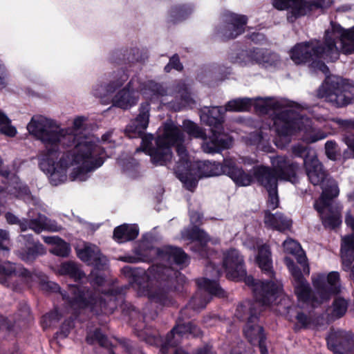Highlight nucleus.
I'll use <instances>...</instances> for the list:
<instances>
[{"instance_id":"obj_22","label":"nucleus","mask_w":354,"mask_h":354,"mask_svg":"<svg viewBox=\"0 0 354 354\" xmlns=\"http://www.w3.org/2000/svg\"><path fill=\"white\" fill-rule=\"evenodd\" d=\"M227 25L222 28L221 34L225 39L236 37L244 31L247 18L243 15L228 13L226 16Z\"/></svg>"},{"instance_id":"obj_7","label":"nucleus","mask_w":354,"mask_h":354,"mask_svg":"<svg viewBox=\"0 0 354 354\" xmlns=\"http://www.w3.org/2000/svg\"><path fill=\"white\" fill-rule=\"evenodd\" d=\"M223 263L228 279H243L252 288L255 298L264 303L270 302L281 292L282 284L279 281L264 282L256 281L252 276H247L243 257L235 249H230L224 253Z\"/></svg>"},{"instance_id":"obj_58","label":"nucleus","mask_w":354,"mask_h":354,"mask_svg":"<svg viewBox=\"0 0 354 354\" xmlns=\"http://www.w3.org/2000/svg\"><path fill=\"white\" fill-rule=\"evenodd\" d=\"M12 328V326L10 324L8 319L0 315V329L10 330Z\"/></svg>"},{"instance_id":"obj_44","label":"nucleus","mask_w":354,"mask_h":354,"mask_svg":"<svg viewBox=\"0 0 354 354\" xmlns=\"http://www.w3.org/2000/svg\"><path fill=\"white\" fill-rule=\"evenodd\" d=\"M0 132L6 136L14 137L17 131L16 128L11 124V120L8 118V122L0 124Z\"/></svg>"},{"instance_id":"obj_59","label":"nucleus","mask_w":354,"mask_h":354,"mask_svg":"<svg viewBox=\"0 0 354 354\" xmlns=\"http://www.w3.org/2000/svg\"><path fill=\"white\" fill-rule=\"evenodd\" d=\"M201 218L202 216L198 212H194L190 214L191 222L195 225L201 223Z\"/></svg>"},{"instance_id":"obj_49","label":"nucleus","mask_w":354,"mask_h":354,"mask_svg":"<svg viewBox=\"0 0 354 354\" xmlns=\"http://www.w3.org/2000/svg\"><path fill=\"white\" fill-rule=\"evenodd\" d=\"M206 272L209 274V276L214 278L219 277L221 276L220 271L216 269L214 265L212 263L207 266Z\"/></svg>"},{"instance_id":"obj_3","label":"nucleus","mask_w":354,"mask_h":354,"mask_svg":"<svg viewBox=\"0 0 354 354\" xmlns=\"http://www.w3.org/2000/svg\"><path fill=\"white\" fill-rule=\"evenodd\" d=\"M184 142V134L180 129L172 122H167L164 126L162 134L157 140L156 148H150L149 153L153 164L165 165L171 160V147L176 145L179 160L175 171L186 188L192 190L198 178L217 176L220 174V168L218 165L209 161L192 165Z\"/></svg>"},{"instance_id":"obj_32","label":"nucleus","mask_w":354,"mask_h":354,"mask_svg":"<svg viewBox=\"0 0 354 354\" xmlns=\"http://www.w3.org/2000/svg\"><path fill=\"white\" fill-rule=\"evenodd\" d=\"M256 260L262 271L268 273L270 277L273 276L271 253L267 245H263L259 248Z\"/></svg>"},{"instance_id":"obj_27","label":"nucleus","mask_w":354,"mask_h":354,"mask_svg":"<svg viewBox=\"0 0 354 354\" xmlns=\"http://www.w3.org/2000/svg\"><path fill=\"white\" fill-rule=\"evenodd\" d=\"M30 228L37 234L42 231L58 232L62 229V226L55 221L48 219L46 216L40 214L37 218H31Z\"/></svg>"},{"instance_id":"obj_23","label":"nucleus","mask_w":354,"mask_h":354,"mask_svg":"<svg viewBox=\"0 0 354 354\" xmlns=\"http://www.w3.org/2000/svg\"><path fill=\"white\" fill-rule=\"evenodd\" d=\"M223 171L239 186H248L252 182V176L236 167L231 160L224 161Z\"/></svg>"},{"instance_id":"obj_46","label":"nucleus","mask_w":354,"mask_h":354,"mask_svg":"<svg viewBox=\"0 0 354 354\" xmlns=\"http://www.w3.org/2000/svg\"><path fill=\"white\" fill-rule=\"evenodd\" d=\"M171 68L177 71H180L183 68L178 56L174 55L170 59L169 63L165 67V70L166 72H169Z\"/></svg>"},{"instance_id":"obj_31","label":"nucleus","mask_w":354,"mask_h":354,"mask_svg":"<svg viewBox=\"0 0 354 354\" xmlns=\"http://www.w3.org/2000/svg\"><path fill=\"white\" fill-rule=\"evenodd\" d=\"M316 209L321 214L323 224L325 227L335 228L342 223L341 216L339 212H326L328 210V206L315 203Z\"/></svg>"},{"instance_id":"obj_34","label":"nucleus","mask_w":354,"mask_h":354,"mask_svg":"<svg viewBox=\"0 0 354 354\" xmlns=\"http://www.w3.org/2000/svg\"><path fill=\"white\" fill-rule=\"evenodd\" d=\"M339 194V188L337 183L333 179H327L326 185L322 187V194L320 198L316 201L319 205L328 206L330 201Z\"/></svg>"},{"instance_id":"obj_55","label":"nucleus","mask_w":354,"mask_h":354,"mask_svg":"<svg viewBox=\"0 0 354 354\" xmlns=\"http://www.w3.org/2000/svg\"><path fill=\"white\" fill-rule=\"evenodd\" d=\"M85 118L83 117H78L73 121V128L75 131L80 130L84 127Z\"/></svg>"},{"instance_id":"obj_38","label":"nucleus","mask_w":354,"mask_h":354,"mask_svg":"<svg viewBox=\"0 0 354 354\" xmlns=\"http://www.w3.org/2000/svg\"><path fill=\"white\" fill-rule=\"evenodd\" d=\"M46 253V250L43 245L37 243L27 250L19 252V257L26 262L32 261L36 257Z\"/></svg>"},{"instance_id":"obj_19","label":"nucleus","mask_w":354,"mask_h":354,"mask_svg":"<svg viewBox=\"0 0 354 354\" xmlns=\"http://www.w3.org/2000/svg\"><path fill=\"white\" fill-rule=\"evenodd\" d=\"M201 333L199 328L191 322L183 324H178L174 327L167 335V341L165 345L162 347L161 351L162 354L165 353V349L167 346H177L186 334H191L194 336H198Z\"/></svg>"},{"instance_id":"obj_29","label":"nucleus","mask_w":354,"mask_h":354,"mask_svg":"<svg viewBox=\"0 0 354 354\" xmlns=\"http://www.w3.org/2000/svg\"><path fill=\"white\" fill-rule=\"evenodd\" d=\"M184 234L187 239L196 240L197 243L195 250L201 254L202 257L207 256V243L209 241L207 234L196 226L193 227L190 232H186Z\"/></svg>"},{"instance_id":"obj_11","label":"nucleus","mask_w":354,"mask_h":354,"mask_svg":"<svg viewBox=\"0 0 354 354\" xmlns=\"http://www.w3.org/2000/svg\"><path fill=\"white\" fill-rule=\"evenodd\" d=\"M283 295V289L281 292L279 293L274 299L269 303H264L262 301L256 299V301L249 306L248 305H241L237 308V316H240L239 313L242 311L249 310V317H248L247 324L243 329V332L245 337L248 341L252 344H258L260 349L261 354H268V350L264 344V334L263 333V328L257 324L258 315L260 310L257 308L260 306H269L273 304L278 297Z\"/></svg>"},{"instance_id":"obj_15","label":"nucleus","mask_w":354,"mask_h":354,"mask_svg":"<svg viewBox=\"0 0 354 354\" xmlns=\"http://www.w3.org/2000/svg\"><path fill=\"white\" fill-rule=\"evenodd\" d=\"M197 284L200 290L192 297L189 304L191 308L195 310L205 308L206 304L209 301V299L203 298V292H201L202 290L219 297H226L225 292L219 286L215 280L203 278L197 280Z\"/></svg>"},{"instance_id":"obj_14","label":"nucleus","mask_w":354,"mask_h":354,"mask_svg":"<svg viewBox=\"0 0 354 354\" xmlns=\"http://www.w3.org/2000/svg\"><path fill=\"white\" fill-rule=\"evenodd\" d=\"M284 261L292 276L295 292L298 299L304 303L310 304L313 306L320 304L321 303L315 300V298L319 299L317 292L312 293L309 283L303 277L300 269L295 265L293 261L289 257H286Z\"/></svg>"},{"instance_id":"obj_20","label":"nucleus","mask_w":354,"mask_h":354,"mask_svg":"<svg viewBox=\"0 0 354 354\" xmlns=\"http://www.w3.org/2000/svg\"><path fill=\"white\" fill-rule=\"evenodd\" d=\"M304 165L308 179L313 185H319L326 178V173L314 153H308L304 158Z\"/></svg>"},{"instance_id":"obj_62","label":"nucleus","mask_w":354,"mask_h":354,"mask_svg":"<svg viewBox=\"0 0 354 354\" xmlns=\"http://www.w3.org/2000/svg\"><path fill=\"white\" fill-rule=\"evenodd\" d=\"M53 319H59V318L57 317V311L50 313L45 315L43 317L44 322L49 320V322H51V321L53 320ZM50 324L51 323H49V326L50 325ZM48 326V324H46V326Z\"/></svg>"},{"instance_id":"obj_53","label":"nucleus","mask_w":354,"mask_h":354,"mask_svg":"<svg viewBox=\"0 0 354 354\" xmlns=\"http://www.w3.org/2000/svg\"><path fill=\"white\" fill-rule=\"evenodd\" d=\"M297 319L303 326H306L310 323L309 317L302 313H299L297 314Z\"/></svg>"},{"instance_id":"obj_50","label":"nucleus","mask_w":354,"mask_h":354,"mask_svg":"<svg viewBox=\"0 0 354 354\" xmlns=\"http://www.w3.org/2000/svg\"><path fill=\"white\" fill-rule=\"evenodd\" d=\"M309 5H310V11L312 10L313 7H315L317 8H326L329 6V0H317L314 2V3L310 4V3L307 2Z\"/></svg>"},{"instance_id":"obj_6","label":"nucleus","mask_w":354,"mask_h":354,"mask_svg":"<svg viewBox=\"0 0 354 354\" xmlns=\"http://www.w3.org/2000/svg\"><path fill=\"white\" fill-rule=\"evenodd\" d=\"M225 112L222 106H212L201 111V121L211 128L212 136L209 140L205 131L189 120L183 122V130L190 136L204 141L202 149L205 153H216L221 149L228 148L232 141L223 134V114Z\"/></svg>"},{"instance_id":"obj_41","label":"nucleus","mask_w":354,"mask_h":354,"mask_svg":"<svg viewBox=\"0 0 354 354\" xmlns=\"http://www.w3.org/2000/svg\"><path fill=\"white\" fill-rule=\"evenodd\" d=\"M127 75H123L120 78V80H118L115 82H112L106 86V88H105L106 93H95V95L99 96L101 98L108 97L111 93H113L117 88L122 86V84L127 81Z\"/></svg>"},{"instance_id":"obj_60","label":"nucleus","mask_w":354,"mask_h":354,"mask_svg":"<svg viewBox=\"0 0 354 354\" xmlns=\"http://www.w3.org/2000/svg\"><path fill=\"white\" fill-rule=\"evenodd\" d=\"M345 222L348 226L351 227L354 232V215L351 212H348L345 218Z\"/></svg>"},{"instance_id":"obj_63","label":"nucleus","mask_w":354,"mask_h":354,"mask_svg":"<svg viewBox=\"0 0 354 354\" xmlns=\"http://www.w3.org/2000/svg\"><path fill=\"white\" fill-rule=\"evenodd\" d=\"M344 142L346 145L354 151V135H351L344 138Z\"/></svg>"},{"instance_id":"obj_51","label":"nucleus","mask_w":354,"mask_h":354,"mask_svg":"<svg viewBox=\"0 0 354 354\" xmlns=\"http://www.w3.org/2000/svg\"><path fill=\"white\" fill-rule=\"evenodd\" d=\"M145 342L149 344H151V345H153V344H158L159 343H160L161 340H160V337L158 336H156V335H147V337L145 338Z\"/></svg>"},{"instance_id":"obj_37","label":"nucleus","mask_w":354,"mask_h":354,"mask_svg":"<svg viewBox=\"0 0 354 354\" xmlns=\"http://www.w3.org/2000/svg\"><path fill=\"white\" fill-rule=\"evenodd\" d=\"M58 273L62 275H68L75 280L82 279L85 277V274L80 269L77 264L72 261L62 263L58 269Z\"/></svg>"},{"instance_id":"obj_64","label":"nucleus","mask_w":354,"mask_h":354,"mask_svg":"<svg viewBox=\"0 0 354 354\" xmlns=\"http://www.w3.org/2000/svg\"><path fill=\"white\" fill-rule=\"evenodd\" d=\"M30 221H21V222L19 221L18 223L19 224L21 230L26 231L28 229H30Z\"/></svg>"},{"instance_id":"obj_28","label":"nucleus","mask_w":354,"mask_h":354,"mask_svg":"<svg viewBox=\"0 0 354 354\" xmlns=\"http://www.w3.org/2000/svg\"><path fill=\"white\" fill-rule=\"evenodd\" d=\"M341 255L343 269L348 270L354 260V235L346 236L342 239Z\"/></svg>"},{"instance_id":"obj_16","label":"nucleus","mask_w":354,"mask_h":354,"mask_svg":"<svg viewBox=\"0 0 354 354\" xmlns=\"http://www.w3.org/2000/svg\"><path fill=\"white\" fill-rule=\"evenodd\" d=\"M327 344L333 354H354L352 336L345 331H331L327 337Z\"/></svg>"},{"instance_id":"obj_8","label":"nucleus","mask_w":354,"mask_h":354,"mask_svg":"<svg viewBox=\"0 0 354 354\" xmlns=\"http://www.w3.org/2000/svg\"><path fill=\"white\" fill-rule=\"evenodd\" d=\"M272 169L265 166L254 168V175L266 190L277 189L278 180L294 182L298 165L286 158L277 156L271 158Z\"/></svg>"},{"instance_id":"obj_39","label":"nucleus","mask_w":354,"mask_h":354,"mask_svg":"<svg viewBox=\"0 0 354 354\" xmlns=\"http://www.w3.org/2000/svg\"><path fill=\"white\" fill-rule=\"evenodd\" d=\"M252 104V100L250 98H240L231 100L225 107L226 111H245Z\"/></svg>"},{"instance_id":"obj_45","label":"nucleus","mask_w":354,"mask_h":354,"mask_svg":"<svg viewBox=\"0 0 354 354\" xmlns=\"http://www.w3.org/2000/svg\"><path fill=\"white\" fill-rule=\"evenodd\" d=\"M268 192V207L274 209L279 205L277 189L267 190Z\"/></svg>"},{"instance_id":"obj_57","label":"nucleus","mask_w":354,"mask_h":354,"mask_svg":"<svg viewBox=\"0 0 354 354\" xmlns=\"http://www.w3.org/2000/svg\"><path fill=\"white\" fill-rule=\"evenodd\" d=\"M91 277H93L94 283L97 284L98 286H102L104 281V279L102 276L98 275L96 273L95 270H92L91 272Z\"/></svg>"},{"instance_id":"obj_2","label":"nucleus","mask_w":354,"mask_h":354,"mask_svg":"<svg viewBox=\"0 0 354 354\" xmlns=\"http://www.w3.org/2000/svg\"><path fill=\"white\" fill-rule=\"evenodd\" d=\"M140 259L143 261H156L147 272L142 269H131L125 267L124 270L132 277V285L140 295L147 296L156 302L164 303L166 298L165 290H157L158 283L164 287H170V283L178 277V272L171 267L176 264L186 263L187 256L179 248L164 246L162 248H148L145 242L140 245Z\"/></svg>"},{"instance_id":"obj_18","label":"nucleus","mask_w":354,"mask_h":354,"mask_svg":"<svg viewBox=\"0 0 354 354\" xmlns=\"http://www.w3.org/2000/svg\"><path fill=\"white\" fill-rule=\"evenodd\" d=\"M77 254L82 261L93 266L95 269H103L107 263L106 258L102 254L100 249L91 243H85L82 248L77 249Z\"/></svg>"},{"instance_id":"obj_4","label":"nucleus","mask_w":354,"mask_h":354,"mask_svg":"<svg viewBox=\"0 0 354 354\" xmlns=\"http://www.w3.org/2000/svg\"><path fill=\"white\" fill-rule=\"evenodd\" d=\"M340 53H354V26L344 29L332 21L325 32L324 45L317 40L299 43L290 50V56L296 64L308 63L315 71L327 75L329 69L321 59L334 62Z\"/></svg>"},{"instance_id":"obj_56","label":"nucleus","mask_w":354,"mask_h":354,"mask_svg":"<svg viewBox=\"0 0 354 354\" xmlns=\"http://www.w3.org/2000/svg\"><path fill=\"white\" fill-rule=\"evenodd\" d=\"M306 147L298 145L292 148V152L295 156H302L306 151Z\"/></svg>"},{"instance_id":"obj_43","label":"nucleus","mask_w":354,"mask_h":354,"mask_svg":"<svg viewBox=\"0 0 354 354\" xmlns=\"http://www.w3.org/2000/svg\"><path fill=\"white\" fill-rule=\"evenodd\" d=\"M15 189L17 192V197L21 198L26 202L32 201L33 203H35V199L33 198L32 196H30L29 189L26 185L23 184L22 183H17Z\"/></svg>"},{"instance_id":"obj_54","label":"nucleus","mask_w":354,"mask_h":354,"mask_svg":"<svg viewBox=\"0 0 354 354\" xmlns=\"http://www.w3.org/2000/svg\"><path fill=\"white\" fill-rule=\"evenodd\" d=\"M21 314L19 315L20 318L19 319V322L20 320L25 321L29 319L30 316V308L25 306L22 308V309L20 310Z\"/></svg>"},{"instance_id":"obj_12","label":"nucleus","mask_w":354,"mask_h":354,"mask_svg":"<svg viewBox=\"0 0 354 354\" xmlns=\"http://www.w3.org/2000/svg\"><path fill=\"white\" fill-rule=\"evenodd\" d=\"M150 118V105L148 102L142 103L139 108V113L137 117L132 120L126 128V133L129 138H136L142 136V145L141 149L143 151L149 156V149L150 148H156L157 144L155 146L152 145L153 136L145 135L142 136L144 131L147 129L149 122ZM167 122H172V121H167L164 123L162 129H159V134L156 140V142L159 136H160L164 131V126Z\"/></svg>"},{"instance_id":"obj_24","label":"nucleus","mask_w":354,"mask_h":354,"mask_svg":"<svg viewBox=\"0 0 354 354\" xmlns=\"http://www.w3.org/2000/svg\"><path fill=\"white\" fill-rule=\"evenodd\" d=\"M16 277L28 278L30 277V273L21 266L10 262H6L0 265V283L7 284L10 279Z\"/></svg>"},{"instance_id":"obj_1","label":"nucleus","mask_w":354,"mask_h":354,"mask_svg":"<svg viewBox=\"0 0 354 354\" xmlns=\"http://www.w3.org/2000/svg\"><path fill=\"white\" fill-rule=\"evenodd\" d=\"M28 132L46 147L39 167L49 174L50 181L58 185L67 179V169L74 167L68 178L84 181L88 173L102 165L104 151L92 136L72 134L53 120L43 115L33 116L27 125Z\"/></svg>"},{"instance_id":"obj_9","label":"nucleus","mask_w":354,"mask_h":354,"mask_svg":"<svg viewBox=\"0 0 354 354\" xmlns=\"http://www.w3.org/2000/svg\"><path fill=\"white\" fill-rule=\"evenodd\" d=\"M63 299L67 306L74 311L82 309L87 306H97L102 309H109L112 312L115 308V301L112 296L108 294L100 295L99 292H90L84 286H69L66 294H62Z\"/></svg>"},{"instance_id":"obj_33","label":"nucleus","mask_w":354,"mask_h":354,"mask_svg":"<svg viewBox=\"0 0 354 354\" xmlns=\"http://www.w3.org/2000/svg\"><path fill=\"white\" fill-rule=\"evenodd\" d=\"M43 239L46 243L53 245L50 250L52 254L62 257H66L69 254L71 250L68 244L59 237L43 236Z\"/></svg>"},{"instance_id":"obj_40","label":"nucleus","mask_w":354,"mask_h":354,"mask_svg":"<svg viewBox=\"0 0 354 354\" xmlns=\"http://www.w3.org/2000/svg\"><path fill=\"white\" fill-rule=\"evenodd\" d=\"M333 307L332 316L335 318H339L346 312L348 301L342 297H337L335 299Z\"/></svg>"},{"instance_id":"obj_30","label":"nucleus","mask_w":354,"mask_h":354,"mask_svg":"<svg viewBox=\"0 0 354 354\" xmlns=\"http://www.w3.org/2000/svg\"><path fill=\"white\" fill-rule=\"evenodd\" d=\"M138 232L137 225L123 224L114 230L113 238L118 243H124L135 239Z\"/></svg>"},{"instance_id":"obj_42","label":"nucleus","mask_w":354,"mask_h":354,"mask_svg":"<svg viewBox=\"0 0 354 354\" xmlns=\"http://www.w3.org/2000/svg\"><path fill=\"white\" fill-rule=\"evenodd\" d=\"M86 341L89 344L97 342L102 346H107L109 345L107 338L100 330H95L94 332L88 333L86 337Z\"/></svg>"},{"instance_id":"obj_35","label":"nucleus","mask_w":354,"mask_h":354,"mask_svg":"<svg viewBox=\"0 0 354 354\" xmlns=\"http://www.w3.org/2000/svg\"><path fill=\"white\" fill-rule=\"evenodd\" d=\"M252 59L265 67H268L270 66H275L279 61V57L277 54L267 50H257L252 53Z\"/></svg>"},{"instance_id":"obj_48","label":"nucleus","mask_w":354,"mask_h":354,"mask_svg":"<svg viewBox=\"0 0 354 354\" xmlns=\"http://www.w3.org/2000/svg\"><path fill=\"white\" fill-rule=\"evenodd\" d=\"M333 121L341 128L345 130L354 129L353 120H341L339 118L333 119Z\"/></svg>"},{"instance_id":"obj_17","label":"nucleus","mask_w":354,"mask_h":354,"mask_svg":"<svg viewBox=\"0 0 354 354\" xmlns=\"http://www.w3.org/2000/svg\"><path fill=\"white\" fill-rule=\"evenodd\" d=\"M272 6L279 10L290 9L287 19L293 22L298 17L306 15L310 12V5L305 0H273Z\"/></svg>"},{"instance_id":"obj_10","label":"nucleus","mask_w":354,"mask_h":354,"mask_svg":"<svg viewBox=\"0 0 354 354\" xmlns=\"http://www.w3.org/2000/svg\"><path fill=\"white\" fill-rule=\"evenodd\" d=\"M317 95L333 106H344L354 99V87L339 77L327 76Z\"/></svg>"},{"instance_id":"obj_52","label":"nucleus","mask_w":354,"mask_h":354,"mask_svg":"<svg viewBox=\"0 0 354 354\" xmlns=\"http://www.w3.org/2000/svg\"><path fill=\"white\" fill-rule=\"evenodd\" d=\"M231 354H250V352L245 350V344L241 342L232 351Z\"/></svg>"},{"instance_id":"obj_36","label":"nucleus","mask_w":354,"mask_h":354,"mask_svg":"<svg viewBox=\"0 0 354 354\" xmlns=\"http://www.w3.org/2000/svg\"><path fill=\"white\" fill-rule=\"evenodd\" d=\"M142 95L147 100H154L159 96L165 94V91L162 86L154 82L150 81L146 83L140 90Z\"/></svg>"},{"instance_id":"obj_61","label":"nucleus","mask_w":354,"mask_h":354,"mask_svg":"<svg viewBox=\"0 0 354 354\" xmlns=\"http://www.w3.org/2000/svg\"><path fill=\"white\" fill-rule=\"evenodd\" d=\"M6 221L10 224H16L19 223L17 217L12 213L8 212L5 215Z\"/></svg>"},{"instance_id":"obj_13","label":"nucleus","mask_w":354,"mask_h":354,"mask_svg":"<svg viewBox=\"0 0 354 354\" xmlns=\"http://www.w3.org/2000/svg\"><path fill=\"white\" fill-rule=\"evenodd\" d=\"M312 281L319 299L315 298L318 303H323L328 300L333 295L341 292L342 285L340 276L338 272L332 271L327 275L316 274L312 277Z\"/></svg>"},{"instance_id":"obj_26","label":"nucleus","mask_w":354,"mask_h":354,"mask_svg":"<svg viewBox=\"0 0 354 354\" xmlns=\"http://www.w3.org/2000/svg\"><path fill=\"white\" fill-rule=\"evenodd\" d=\"M264 223L266 226L280 232L288 230L292 224V221L283 214H270L268 211L265 212Z\"/></svg>"},{"instance_id":"obj_21","label":"nucleus","mask_w":354,"mask_h":354,"mask_svg":"<svg viewBox=\"0 0 354 354\" xmlns=\"http://www.w3.org/2000/svg\"><path fill=\"white\" fill-rule=\"evenodd\" d=\"M135 81L131 80L126 87L119 91L112 98L114 106L127 109L135 105L138 100V95L135 89Z\"/></svg>"},{"instance_id":"obj_5","label":"nucleus","mask_w":354,"mask_h":354,"mask_svg":"<svg viewBox=\"0 0 354 354\" xmlns=\"http://www.w3.org/2000/svg\"><path fill=\"white\" fill-rule=\"evenodd\" d=\"M260 111L272 115L276 131L280 136L289 137L303 132L302 138L307 142L324 139L326 133L317 131L312 122L298 111L303 107L286 99L258 98Z\"/></svg>"},{"instance_id":"obj_47","label":"nucleus","mask_w":354,"mask_h":354,"mask_svg":"<svg viewBox=\"0 0 354 354\" xmlns=\"http://www.w3.org/2000/svg\"><path fill=\"white\" fill-rule=\"evenodd\" d=\"M337 145L333 141H328L325 144L326 153L330 159H335L336 156Z\"/></svg>"},{"instance_id":"obj_25","label":"nucleus","mask_w":354,"mask_h":354,"mask_svg":"<svg viewBox=\"0 0 354 354\" xmlns=\"http://www.w3.org/2000/svg\"><path fill=\"white\" fill-rule=\"evenodd\" d=\"M283 247L285 252L296 256L297 261L302 267L304 272L309 274L310 268L300 245L295 240L288 239L283 242Z\"/></svg>"}]
</instances>
